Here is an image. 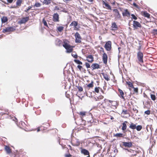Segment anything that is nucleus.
<instances>
[{"instance_id": "32", "label": "nucleus", "mask_w": 157, "mask_h": 157, "mask_svg": "<svg viewBox=\"0 0 157 157\" xmlns=\"http://www.w3.org/2000/svg\"><path fill=\"white\" fill-rule=\"evenodd\" d=\"M129 128L132 129H135L136 128V125L133 123L131 122L129 126Z\"/></svg>"}, {"instance_id": "8", "label": "nucleus", "mask_w": 157, "mask_h": 157, "mask_svg": "<svg viewBox=\"0 0 157 157\" xmlns=\"http://www.w3.org/2000/svg\"><path fill=\"white\" fill-rule=\"evenodd\" d=\"M111 30L113 31H115L118 29V27L117 23L115 22H112L111 23Z\"/></svg>"}, {"instance_id": "56", "label": "nucleus", "mask_w": 157, "mask_h": 157, "mask_svg": "<svg viewBox=\"0 0 157 157\" xmlns=\"http://www.w3.org/2000/svg\"><path fill=\"white\" fill-rule=\"evenodd\" d=\"M72 156L70 153L68 154H66L65 155V157H71Z\"/></svg>"}, {"instance_id": "61", "label": "nucleus", "mask_w": 157, "mask_h": 157, "mask_svg": "<svg viewBox=\"0 0 157 157\" xmlns=\"http://www.w3.org/2000/svg\"><path fill=\"white\" fill-rule=\"evenodd\" d=\"M133 5L136 8H139V6L135 3H133Z\"/></svg>"}, {"instance_id": "53", "label": "nucleus", "mask_w": 157, "mask_h": 157, "mask_svg": "<svg viewBox=\"0 0 157 157\" xmlns=\"http://www.w3.org/2000/svg\"><path fill=\"white\" fill-rule=\"evenodd\" d=\"M122 113L124 114H128V111L127 110H123L122 111Z\"/></svg>"}, {"instance_id": "64", "label": "nucleus", "mask_w": 157, "mask_h": 157, "mask_svg": "<svg viewBox=\"0 0 157 157\" xmlns=\"http://www.w3.org/2000/svg\"><path fill=\"white\" fill-rule=\"evenodd\" d=\"M49 101H50V102L51 103L55 101V99H50Z\"/></svg>"}, {"instance_id": "41", "label": "nucleus", "mask_w": 157, "mask_h": 157, "mask_svg": "<svg viewBox=\"0 0 157 157\" xmlns=\"http://www.w3.org/2000/svg\"><path fill=\"white\" fill-rule=\"evenodd\" d=\"M22 1V0H17L16 2V5L18 6H20Z\"/></svg>"}, {"instance_id": "16", "label": "nucleus", "mask_w": 157, "mask_h": 157, "mask_svg": "<svg viewBox=\"0 0 157 157\" xmlns=\"http://www.w3.org/2000/svg\"><path fill=\"white\" fill-rule=\"evenodd\" d=\"M29 20V17H25L22 18L19 22L20 24L25 23Z\"/></svg>"}, {"instance_id": "57", "label": "nucleus", "mask_w": 157, "mask_h": 157, "mask_svg": "<svg viewBox=\"0 0 157 157\" xmlns=\"http://www.w3.org/2000/svg\"><path fill=\"white\" fill-rule=\"evenodd\" d=\"M101 149H102V147H101V146H100L99 147V149H98V151L96 153H97V154H98V153H100V151L101 150Z\"/></svg>"}, {"instance_id": "43", "label": "nucleus", "mask_w": 157, "mask_h": 157, "mask_svg": "<svg viewBox=\"0 0 157 157\" xmlns=\"http://www.w3.org/2000/svg\"><path fill=\"white\" fill-rule=\"evenodd\" d=\"M100 89V88L99 87H96L94 89L95 92L97 93H99V90Z\"/></svg>"}, {"instance_id": "7", "label": "nucleus", "mask_w": 157, "mask_h": 157, "mask_svg": "<svg viewBox=\"0 0 157 157\" xmlns=\"http://www.w3.org/2000/svg\"><path fill=\"white\" fill-rule=\"evenodd\" d=\"M52 17V20L54 22H58L59 21V16L58 13H54Z\"/></svg>"}, {"instance_id": "45", "label": "nucleus", "mask_w": 157, "mask_h": 157, "mask_svg": "<svg viewBox=\"0 0 157 157\" xmlns=\"http://www.w3.org/2000/svg\"><path fill=\"white\" fill-rule=\"evenodd\" d=\"M134 90V92L133 93V94H135V93H138V88H134V87H132Z\"/></svg>"}, {"instance_id": "21", "label": "nucleus", "mask_w": 157, "mask_h": 157, "mask_svg": "<svg viewBox=\"0 0 157 157\" xmlns=\"http://www.w3.org/2000/svg\"><path fill=\"white\" fill-rule=\"evenodd\" d=\"M102 4L105 6H103L104 7L110 10H111V8L110 6L108 3L105 2L104 1H102Z\"/></svg>"}, {"instance_id": "54", "label": "nucleus", "mask_w": 157, "mask_h": 157, "mask_svg": "<svg viewBox=\"0 0 157 157\" xmlns=\"http://www.w3.org/2000/svg\"><path fill=\"white\" fill-rule=\"evenodd\" d=\"M78 88L79 91L81 92L83 90V88L81 86H79Z\"/></svg>"}, {"instance_id": "12", "label": "nucleus", "mask_w": 157, "mask_h": 157, "mask_svg": "<svg viewBox=\"0 0 157 157\" xmlns=\"http://www.w3.org/2000/svg\"><path fill=\"white\" fill-rule=\"evenodd\" d=\"M122 14L124 17H130V12L127 9H124Z\"/></svg>"}, {"instance_id": "20", "label": "nucleus", "mask_w": 157, "mask_h": 157, "mask_svg": "<svg viewBox=\"0 0 157 157\" xmlns=\"http://www.w3.org/2000/svg\"><path fill=\"white\" fill-rule=\"evenodd\" d=\"M123 145L125 147H130L132 145V143L131 142H123Z\"/></svg>"}, {"instance_id": "15", "label": "nucleus", "mask_w": 157, "mask_h": 157, "mask_svg": "<svg viewBox=\"0 0 157 157\" xmlns=\"http://www.w3.org/2000/svg\"><path fill=\"white\" fill-rule=\"evenodd\" d=\"M86 120L87 122H90V123L93 122V120L91 114L88 113V114L86 115Z\"/></svg>"}, {"instance_id": "14", "label": "nucleus", "mask_w": 157, "mask_h": 157, "mask_svg": "<svg viewBox=\"0 0 157 157\" xmlns=\"http://www.w3.org/2000/svg\"><path fill=\"white\" fill-rule=\"evenodd\" d=\"M86 60L90 63H92L94 61L93 55H89L86 56Z\"/></svg>"}, {"instance_id": "27", "label": "nucleus", "mask_w": 157, "mask_h": 157, "mask_svg": "<svg viewBox=\"0 0 157 157\" xmlns=\"http://www.w3.org/2000/svg\"><path fill=\"white\" fill-rule=\"evenodd\" d=\"M69 42L67 40H63V46L65 48L67 46L70 45L69 44Z\"/></svg>"}, {"instance_id": "58", "label": "nucleus", "mask_w": 157, "mask_h": 157, "mask_svg": "<svg viewBox=\"0 0 157 157\" xmlns=\"http://www.w3.org/2000/svg\"><path fill=\"white\" fill-rule=\"evenodd\" d=\"M59 10V8L58 6H56L54 9V10Z\"/></svg>"}, {"instance_id": "55", "label": "nucleus", "mask_w": 157, "mask_h": 157, "mask_svg": "<svg viewBox=\"0 0 157 157\" xmlns=\"http://www.w3.org/2000/svg\"><path fill=\"white\" fill-rule=\"evenodd\" d=\"M98 99L99 100H102L104 98V96L102 95H100L98 97Z\"/></svg>"}, {"instance_id": "47", "label": "nucleus", "mask_w": 157, "mask_h": 157, "mask_svg": "<svg viewBox=\"0 0 157 157\" xmlns=\"http://www.w3.org/2000/svg\"><path fill=\"white\" fill-rule=\"evenodd\" d=\"M72 56L75 58H77L78 57V55L75 52H73L71 54Z\"/></svg>"}, {"instance_id": "6", "label": "nucleus", "mask_w": 157, "mask_h": 157, "mask_svg": "<svg viewBox=\"0 0 157 157\" xmlns=\"http://www.w3.org/2000/svg\"><path fill=\"white\" fill-rule=\"evenodd\" d=\"M15 29L13 27H8L3 29L2 32L3 33L13 32L15 30Z\"/></svg>"}, {"instance_id": "10", "label": "nucleus", "mask_w": 157, "mask_h": 157, "mask_svg": "<svg viewBox=\"0 0 157 157\" xmlns=\"http://www.w3.org/2000/svg\"><path fill=\"white\" fill-rule=\"evenodd\" d=\"M78 25V22L77 21H73L70 24V26H73L75 30H78L79 28L77 27Z\"/></svg>"}, {"instance_id": "51", "label": "nucleus", "mask_w": 157, "mask_h": 157, "mask_svg": "<svg viewBox=\"0 0 157 157\" xmlns=\"http://www.w3.org/2000/svg\"><path fill=\"white\" fill-rule=\"evenodd\" d=\"M86 66L87 68L90 67V64L88 63H85Z\"/></svg>"}, {"instance_id": "11", "label": "nucleus", "mask_w": 157, "mask_h": 157, "mask_svg": "<svg viewBox=\"0 0 157 157\" xmlns=\"http://www.w3.org/2000/svg\"><path fill=\"white\" fill-rule=\"evenodd\" d=\"M114 15L115 17L117 18H120L121 17V14L119 13V11L117 9H114L113 10Z\"/></svg>"}, {"instance_id": "34", "label": "nucleus", "mask_w": 157, "mask_h": 157, "mask_svg": "<svg viewBox=\"0 0 157 157\" xmlns=\"http://www.w3.org/2000/svg\"><path fill=\"white\" fill-rule=\"evenodd\" d=\"M52 2V0H44L43 2V4L46 5H48L51 3Z\"/></svg>"}, {"instance_id": "5", "label": "nucleus", "mask_w": 157, "mask_h": 157, "mask_svg": "<svg viewBox=\"0 0 157 157\" xmlns=\"http://www.w3.org/2000/svg\"><path fill=\"white\" fill-rule=\"evenodd\" d=\"M81 150V153L82 154L84 155H87L86 157H90L89 152L86 149L81 147L80 148Z\"/></svg>"}, {"instance_id": "44", "label": "nucleus", "mask_w": 157, "mask_h": 157, "mask_svg": "<svg viewBox=\"0 0 157 157\" xmlns=\"http://www.w3.org/2000/svg\"><path fill=\"white\" fill-rule=\"evenodd\" d=\"M74 62L76 63H77L79 64H81L82 65V63L81 61H80L78 60L77 59H75L74 60Z\"/></svg>"}, {"instance_id": "48", "label": "nucleus", "mask_w": 157, "mask_h": 157, "mask_svg": "<svg viewBox=\"0 0 157 157\" xmlns=\"http://www.w3.org/2000/svg\"><path fill=\"white\" fill-rule=\"evenodd\" d=\"M41 5V4L39 2H36L34 5V6L36 7H40Z\"/></svg>"}, {"instance_id": "25", "label": "nucleus", "mask_w": 157, "mask_h": 157, "mask_svg": "<svg viewBox=\"0 0 157 157\" xmlns=\"http://www.w3.org/2000/svg\"><path fill=\"white\" fill-rule=\"evenodd\" d=\"M101 74L103 76L104 78L106 80L108 81L110 80V78L109 75L104 73H101Z\"/></svg>"}, {"instance_id": "36", "label": "nucleus", "mask_w": 157, "mask_h": 157, "mask_svg": "<svg viewBox=\"0 0 157 157\" xmlns=\"http://www.w3.org/2000/svg\"><path fill=\"white\" fill-rule=\"evenodd\" d=\"M126 84L128 85V86L130 87H131L132 88L133 87V84L130 82H126Z\"/></svg>"}, {"instance_id": "13", "label": "nucleus", "mask_w": 157, "mask_h": 157, "mask_svg": "<svg viewBox=\"0 0 157 157\" xmlns=\"http://www.w3.org/2000/svg\"><path fill=\"white\" fill-rule=\"evenodd\" d=\"M108 56L105 53L103 54L102 56V61L104 64H106L107 63Z\"/></svg>"}, {"instance_id": "30", "label": "nucleus", "mask_w": 157, "mask_h": 157, "mask_svg": "<svg viewBox=\"0 0 157 157\" xmlns=\"http://www.w3.org/2000/svg\"><path fill=\"white\" fill-rule=\"evenodd\" d=\"M64 28L63 26H59L57 27L56 30L57 32H61L63 30Z\"/></svg>"}, {"instance_id": "19", "label": "nucleus", "mask_w": 157, "mask_h": 157, "mask_svg": "<svg viewBox=\"0 0 157 157\" xmlns=\"http://www.w3.org/2000/svg\"><path fill=\"white\" fill-rule=\"evenodd\" d=\"M92 70H93L96 69H98L100 68L99 65L97 63H94L92 64L91 66Z\"/></svg>"}, {"instance_id": "22", "label": "nucleus", "mask_w": 157, "mask_h": 157, "mask_svg": "<svg viewBox=\"0 0 157 157\" xmlns=\"http://www.w3.org/2000/svg\"><path fill=\"white\" fill-rule=\"evenodd\" d=\"M80 142L78 140H73L72 142V144L73 146H78L80 145Z\"/></svg>"}, {"instance_id": "49", "label": "nucleus", "mask_w": 157, "mask_h": 157, "mask_svg": "<svg viewBox=\"0 0 157 157\" xmlns=\"http://www.w3.org/2000/svg\"><path fill=\"white\" fill-rule=\"evenodd\" d=\"M131 16L132 17V19H134V20H136L137 19V17L134 14H132L131 15Z\"/></svg>"}, {"instance_id": "29", "label": "nucleus", "mask_w": 157, "mask_h": 157, "mask_svg": "<svg viewBox=\"0 0 157 157\" xmlns=\"http://www.w3.org/2000/svg\"><path fill=\"white\" fill-rule=\"evenodd\" d=\"M5 149L8 154H10L11 152V149L9 146H5Z\"/></svg>"}, {"instance_id": "38", "label": "nucleus", "mask_w": 157, "mask_h": 157, "mask_svg": "<svg viewBox=\"0 0 157 157\" xmlns=\"http://www.w3.org/2000/svg\"><path fill=\"white\" fill-rule=\"evenodd\" d=\"M109 101V100L105 98L104 101L102 102V103H103V106H104V109H105L106 107V104L107 102Z\"/></svg>"}, {"instance_id": "23", "label": "nucleus", "mask_w": 157, "mask_h": 157, "mask_svg": "<svg viewBox=\"0 0 157 157\" xmlns=\"http://www.w3.org/2000/svg\"><path fill=\"white\" fill-rule=\"evenodd\" d=\"M117 152V150L114 149V150H113L112 151L110 152H109L108 154H110V155L109 156L110 157H114Z\"/></svg>"}, {"instance_id": "42", "label": "nucleus", "mask_w": 157, "mask_h": 157, "mask_svg": "<svg viewBox=\"0 0 157 157\" xmlns=\"http://www.w3.org/2000/svg\"><path fill=\"white\" fill-rule=\"evenodd\" d=\"M142 128V127L141 125H138L136 126V129L137 131H140Z\"/></svg>"}, {"instance_id": "18", "label": "nucleus", "mask_w": 157, "mask_h": 157, "mask_svg": "<svg viewBox=\"0 0 157 157\" xmlns=\"http://www.w3.org/2000/svg\"><path fill=\"white\" fill-rule=\"evenodd\" d=\"M78 114L80 116V117L82 119L84 117H86V115L88 114L85 111L80 112L79 113H78Z\"/></svg>"}, {"instance_id": "24", "label": "nucleus", "mask_w": 157, "mask_h": 157, "mask_svg": "<svg viewBox=\"0 0 157 157\" xmlns=\"http://www.w3.org/2000/svg\"><path fill=\"white\" fill-rule=\"evenodd\" d=\"M118 91L119 92L120 97L123 99H124V92L120 88L118 89Z\"/></svg>"}, {"instance_id": "28", "label": "nucleus", "mask_w": 157, "mask_h": 157, "mask_svg": "<svg viewBox=\"0 0 157 157\" xmlns=\"http://www.w3.org/2000/svg\"><path fill=\"white\" fill-rule=\"evenodd\" d=\"M124 135L122 133H117L115 134H114L113 136L117 138H123Z\"/></svg>"}, {"instance_id": "62", "label": "nucleus", "mask_w": 157, "mask_h": 157, "mask_svg": "<svg viewBox=\"0 0 157 157\" xmlns=\"http://www.w3.org/2000/svg\"><path fill=\"white\" fill-rule=\"evenodd\" d=\"M7 1L8 3H11L13 2V0H7Z\"/></svg>"}, {"instance_id": "33", "label": "nucleus", "mask_w": 157, "mask_h": 157, "mask_svg": "<svg viewBox=\"0 0 157 157\" xmlns=\"http://www.w3.org/2000/svg\"><path fill=\"white\" fill-rule=\"evenodd\" d=\"M8 21L7 17L6 16H3L1 18V21L2 23H5Z\"/></svg>"}, {"instance_id": "50", "label": "nucleus", "mask_w": 157, "mask_h": 157, "mask_svg": "<svg viewBox=\"0 0 157 157\" xmlns=\"http://www.w3.org/2000/svg\"><path fill=\"white\" fill-rule=\"evenodd\" d=\"M151 111L150 110H147L144 112V113L147 114V115H149L150 114Z\"/></svg>"}, {"instance_id": "35", "label": "nucleus", "mask_w": 157, "mask_h": 157, "mask_svg": "<svg viewBox=\"0 0 157 157\" xmlns=\"http://www.w3.org/2000/svg\"><path fill=\"white\" fill-rule=\"evenodd\" d=\"M103 103H102V102H99L98 103L97 106L100 109H104V107L103 106Z\"/></svg>"}, {"instance_id": "2", "label": "nucleus", "mask_w": 157, "mask_h": 157, "mask_svg": "<svg viewBox=\"0 0 157 157\" xmlns=\"http://www.w3.org/2000/svg\"><path fill=\"white\" fill-rule=\"evenodd\" d=\"M109 102L110 103L109 105L113 109L117 108L118 105V103L117 101L109 100Z\"/></svg>"}, {"instance_id": "31", "label": "nucleus", "mask_w": 157, "mask_h": 157, "mask_svg": "<svg viewBox=\"0 0 157 157\" xmlns=\"http://www.w3.org/2000/svg\"><path fill=\"white\" fill-rule=\"evenodd\" d=\"M142 15L144 17H146L148 18L150 17V14L146 11H144L143 12Z\"/></svg>"}, {"instance_id": "46", "label": "nucleus", "mask_w": 157, "mask_h": 157, "mask_svg": "<svg viewBox=\"0 0 157 157\" xmlns=\"http://www.w3.org/2000/svg\"><path fill=\"white\" fill-rule=\"evenodd\" d=\"M151 33L154 35H157V29H153Z\"/></svg>"}, {"instance_id": "3", "label": "nucleus", "mask_w": 157, "mask_h": 157, "mask_svg": "<svg viewBox=\"0 0 157 157\" xmlns=\"http://www.w3.org/2000/svg\"><path fill=\"white\" fill-rule=\"evenodd\" d=\"M75 42L76 43H81L82 38L78 33L76 32L75 34Z\"/></svg>"}, {"instance_id": "59", "label": "nucleus", "mask_w": 157, "mask_h": 157, "mask_svg": "<svg viewBox=\"0 0 157 157\" xmlns=\"http://www.w3.org/2000/svg\"><path fill=\"white\" fill-rule=\"evenodd\" d=\"M100 51L103 53L105 52V51L104 49V48L102 47H101L100 48Z\"/></svg>"}, {"instance_id": "60", "label": "nucleus", "mask_w": 157, "mask_h": 157, "mask_svg": "<svg viewBox=\"0 0 157 157\" xmlns=\"http://www.w3.org/2000/svg\"><path fill=\"white\" fill-rule=\"evenodd\" d=\"M142 46L140 44V45L138 47V48L137 49L139 51H140V50Z\"/></svg>"}, {"instance_id": "39", "label": "nucleus", "mask_w": 157, "mask_h": 157, "mask_svg": "<svg viewBox=\"0 0 157 157\" xmlns=\"http://www.w3.org/2000/svg\"><path fill=\"white\" fill-rule=\"evenodd\" d=\"M151 98V100L153 101H155L156 99V97L155 95L151 94H150Z\"/></svg>"}, {"instance_id": "1", "label": "nucleus", "mask_w": 157, "mask_h": 157, "mask_svg": "<svg viewBox=\"0 0 157 157\" xmlns=\"http://www.w3.org/2000/svg\"><path fill=\"white\" fill-rule=\"evenodd\" d=\"M143 56V54L141 52L139 51L137 52V58L139 62L141 63H144Z\"/></svg>"}, {"instance_id": "40", "label": "nucleus", "mask_w": 157, "mask_h": 157, "mask_svg": "<svg viewBox=\"0 0 157 157\" xmlns=\"http://www.w3.org/2000/svg\"><path fill=\"white\" fill-rule=\"evenodd\" d=\"M93 83L94 82L93 81H91L90 83L87 85V87H89V88H93L94 86Z\"/></svg>"}, {"instance_id": "37", "label": "nucleus", "mask_w": 157, "mask_h": 157, "mask_svg": "<svg viewBox=\"0 0 157 157\" xmlns=\"http://www.w3.org/2000/svg\"><path fill=\"white\" fill-rule=\"evenodd\" d=\"M42 22L43 23L44 26H45L48 28H49L48 25L47 24V22L44 18L43 19Z\"/></svg>"}, {"instance_id": "52", "label": "nucleus", "mask_w": 157, "mask_h": 157, "mask_svg": "<svg viewBox=\"0 0 157 157\" xmlns=\"http://www.w3.org/2000/svg\"><path fill=\"white\" fill-rule=\"evenodd\" d=\"M31 6H29L27 9L25 10V11L26 13H28V11L32 8Z\"/></svg>"}, {"instance_id": "9", "label": "nucleus", "mask_w": 157, "mask_h": 157, "mask_svg": "<svg viewBox=\"0 0 157 157\" xmlns=\"http://www.w3.org/2000/svg\"><path fill=\"white\" fill-rule=\"evenodd\" d=\"M133 27L135 29H137L138 28H141L142 27L140 23L135 20L133 21Z\"/></svg>"}, {"instance_id": "4", "label": "nucleus", "mask_w": 157, "mask_h": 157, "mask_svg": "<svg viewBox=\"0 0 157 157\" xmlns=\"http://www.w3.org/2000/svg\"><path fill=\"white\" fill-rule=\"evenodd\" d=\"M111 42L110 41H108L106 42L104 46V48L107 51H110L111 49Z\"/></svg>"}, {"instance_id": "63", "label": "nucleus", "mask_w": 157, "mask_h": 157, "mask_svg": "<svg viewBox=\"0 0 157 157\" xmlns=\"http://www.w3.org/2000/svg\"><path fill=\"white\" fill-rule=\"evenodd\" d=\"M78 68L79 69V70L80 71L81 69L82 68V67L80 65H78L77 66Z\"/></svg>"}, {"instance_id": "26", "label": "nucleus", "mask_w": 157, "mask_h": 157, "mask_svg": "<svg viewBox=\"0 0 157 157\" xmlns=\"http://www.w3.org/2000/svg\"><path fill=\"white\" fill-rule=\"evenodd\" d=\"M128 122L127 121H124L123 123L122 124V127L121 128V129L123 131H124L126 130L127 126L126 125V124H127Z\"/></svg>"}, {"instance_id": "17", "label": "nucleus", "mask_w": 157, "mask_h": 157, "mask_svg": "<svg viewBox=\"0 0 157 157\" xmlns=\"http://www.w3.org/2000/svg\"><path fill=\"white\" fill-rule=\"evenodd\" d=\"M74 47V46H72L71 45H69L67 47L65 48V49L66 50V52L67 53H70L72 52L73 50V48Z\"/></svg>"}]
</instances>
